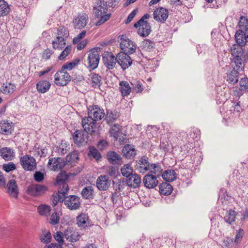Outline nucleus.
<instances>
[{"label":"nucleus","mask_w":248,"mask_h":248,"mask_svg":"<svg viewBox=\"0 0 248 248\" xmlns=\"http://www.w3.org/2000/svg\"><path fill=\"white\" fill-rule=\"evenodd\" d=\"M242 57H232V62L233 68L237 70L242 71L244 67V63Z\"/></svg>","instance_id":"nucleus-33"},{"label":"nucleus","mask_w":248,"mask_h":248,"mask_svg":"<svg viewBox=\"0 0 248 248\" xmlns=\"http://www.w3.org/2000/svg\"><path fill=\"white\" fill-rule=\"evenodd\" d=\"M0 153L1 157L5 160H10L13 157L12 150L7 147L2 148L0 151Z\"/></svg>","instance_id":"nucleus-38"},{"label":"nucleus","mask_w":248,"mask_h":248,"mask_svg":"<svg viewBox=\"0 0 248 248\" xmlns=\"http://www.w3.org/2000/svg\"><path fill=\"white\" fill-rule=\"evenodd\" d=\"M59 216L56 212L53 213L50 216L49 223L52 225H56L59 222Z\"/></svg>","instance_id":"nucleus-57"},{"label":"nucleus","mask_w":248,"mask_h":248,"mask_svg":"<svg viewBox=\"0 0 248 248\" xmlns=\"http://www.w3.org/2000/svg\"><path fill=\"white\" fill-rule=\"evenodd\" d=\"M142 80H137L135 81L132 83L133 85V90L135 91L137 93H141L143 90V86Z\"/></svg>","instance_id":"nucleus-49"},{"label":"nucleus","mask_w":248,"mask_h":248,"mask_svg":"<svg viewBox=\"0 0 248 248\" xmlns=\"http://www.w3.org/2000/svg\"><path fill=\"white\" fill-rule=\"evenodd\" d=\"M65 165V162L62 158L53 157L48 160V167L53 170L62 169Z\"/></svg>","instance_id":"nucleus-16"},{"label":"nucleus","mask_w":248,"mask_h":248,"mask_svg":"<svg viewBox=\"0 0 248 248\" xmlns=\"http://www.w3.org/2000/svg\"><path fill=\"white\" fill-rule=\"evenodd\" d=\"M103 60L106 66L109 69H112L116 64L117 58H116L112 53H110L103 57Z\"/></svg>","instance_id":"nucleus-24"},{"label":"nucleus","mask_w":248,"mask_h":248,"mask_svg":"<svg viewBox=\"0 0 248 248\" xmlns=\"http://www.w3.org/2000/svg\"><path fill=\"white\" fill-rule=\"evenodd\" d=\"M119 117V115L117 112L115 111H108L106 117V120L108 124H111L116 120Z\"/></svg>","instance_id":"nucleus-39"},{"label":"nucleus","mask_w":248,"mask_h":248,"mask_svg":"<svg viewBox=\"0 0 248 248\" xmlns=\"http://www.w3.org/2000/svg\"><path fill=\"white\" fill-rule=\"evenodd\" d=\"M93 191V189L92 186H86L82 189L81 194L83 198L85 199H89L92 195Z\"/></svg>","instance_id":"nucleus-50"},{"label":"nucleus","mask_w":248,"mask_h":248,"mask_svg":"<svg viewBox=\"0 0 248 248\" xmlns=\"http://www.w3.org/2000/svg\"><path fill=\"white\" fill-rule=\"evenodd\" d=\"M37 210L40 215L47 216L50 211V206L42 204L38 207Z\"/></svg>","instance_id":"nucleus-47"},{"label":"nucleus","mask_w":248,"mask_h":248,"mask_svg":"<svg viewBox=\"0 0 248 248\" xmlns=\"http://www.w3.org/2000/svg\"><path fill=\"white\" fill-rule=\"evenodd\" d=\"M64 203L70 210L78 209L81 204L80 198L76 195H70L64 198Z\"/></svg>","instance_id":"nucleus-4"},{"label":"nucleus","mask_w":248,"mask_h":248,"mask_svg":"<svg viewBox=\"0 0 248 248\" xmlns=\"http://www.w3.org/2000/svg\"><path fill=\"white\" fill-rule=\"evenodd\" d=\"M54 77L55 84L59 86H65L71 80L69 74L62 69L55 74Z\"/></svg>","instance_id":"nucleus-5"},{"label":"nucleus","mask_w":248,"mask_h":248,"mask_svg":"<svg viewBox=\"0 0 248 248\" xmlns=\"http://www.w3.org/2000/svg\"><path fill=\"white\" fill-rule=\"evenodd\" d=\"M239 70L232 69L227 76V80L232 85H234L238 81Z\"/></svg>","instance_id":"nucleus-26"},{"label":"nucleus","mask_w":248,"mask_h":248,"mask_svg":"<svg viewBox=\"0 0 248 248\" xmlns=\"http://www.w3.org/2000/svg\"><path fill=\"white\" fill-rule=\"evenodd\" d=\"M52 46L53 48L55 49H62L65 46V41L63 39L56 37V38L52 41Z\"/></svg>","instance_id":"nucleus-42"},{"label":"nucleus","mask_w":248,"mask_h":248,"mask_svg":"<svg viewBox=\"0 0 248 248\" xmlns=\"http://www.w3.org/2000/svg\"><path fill=\"white\" fill-rule=\"evenodd\" d=\"M69 149V145L64 141H62L61 144L57 147V152L61 155L65 154Z\"/></svg>","instance_id":"nucleus-43"},{"label":"nucleus","mask_w":248,"mask_h":248,"mask_svg":"<svg viewBox=\"0 0 248 248\" xmlns=\"http://www.w3.org/2000/svg\"><path fill=\"white\" fill-rule=\"evenodd\" d=\"M69 36V31L68 29L64 27H60L58 29L57 36L62 39H65Z\"/></svg>","instance_id":"nucleus-44"},{"label":"nucleus","mask_w":248,"mask_h":248,"mask_svg":"<svg viewBox=\"0 0 248 248\" xmlns=\"http://www.w3.org/2000/svg\"><path fill=\"white\" fill-rule=\"evenodd\" d=\"M93 10L95 16L99 18L96 22L97 26H99L108 20L111 16L110 14H107L108 7L107 2L104 0H97L93 6Z\"/></svg>","instance_id":"nucleus-1"},{"label":"nucleus","mask_w":248,"mask_h":248,"mask_svg":"<svg viewBox=\"0 0 248 248\" xmlns=\"http://www.w3.org/2000/svg\"><path fill=\"white\" fill-rule=\"evenodd\" d=\"M122 153L124 156L127 158L133 157L136 155L135 147L133 145L126 144L123 147Z\"/></svg>","instance_id":"nucleus-25"},{"label":"nucleus","mask_w":248,"mask_h":248,"mask_svg":"<svg viewBox=\"0 0 248 248\" xmlns=\"http://www.w3.org/2000/svg\"><path fill=\"white\" fill-rule=\"evenodd\" d=\"M107 156L108 161L113 164L118 163L121 158L120 155L114 151L108 152Z\"/></svg>","instance_id":"nucleus-37"},{"label":"nucleus","mask_w":248,"mask_h":248,"mask_svg":"<svg viewBox=\"0 0 248 248\" xmlns=\"http://www.w3.org/2000/svg\"><path fill=\"white\" fill-rule=\"evenodd\" d=\"M89 17L87 14H79L73 20L74 27L76 29H81L86 26Z\"/></svg>","instance_id":"nucleus-13"},{"label":"nucleus","mask_w":248,"mask_h":248,"mask_svg":"<svg viewBox=\"0 0 248 248\" xmlns=\"http://www.w3.org/2000/svg\"><path fill=\"white\" fill-rule=\"evenodd\" d=\"M88 116L95 122L101 120L105 116L104 110L98 106H93L88 108Z\"/></svg>","instance_id":"nucleus-7"},{"label":"nucleus","mask_w":248,"mask_h":248,"mask_svg":"<svg viewBox=\"0 0 248 248\" xmlns=\"http://www.w3.org/2000/svg\"><path fill=\"white\" fill-rule=\"evenodd\" d=\"M238 26L240 28L244 29L246 31V29L248 28V20L245 16H241L240 18Z\"/></svg>","instance_id":"nucleus-54"},{"label":"nucleus","mask_w":248,"mask_h":248,"mask_svg":"<svg viewBox=\"0 0 248 248\" xmlns=\"http://www.w3.org/2000/svg\"><path fill=\"white\" fill-rule=\"evenodd\" d=\"M119 85L120 90L123 96H127L130 94L131 92V88L127 81H121Z\"/></svg>","instance_id":"nucleus-36"},{"label":"nucleus","mask_w":248,"mask_h":248,"mask_svg":"<svg viewBox=\"0 0 248 248\" xmlns=\"http://www.w3.org/2000/svg\"><path fill=\"white\" fill-rule=\"evenodd\" d=\"M169 12L163 7L156 8L154 12V18L157 22H164L168 18Z\"/></svg>","instance_id":"nucleus-15"},{"label":"nucleus","mask_w":248,"mask_h":248,"mask_svg":"<svg viewBox=\"0 0 248 248\" xmlns=\"http://www.w3.org/2000/svg\"><path fill=\"white\" fill-rule=\"evenodd\" d=\"M110 180L106 175L99 176L96 182V187L100 190H107L110 186Z\"/></svg>","instance_id":"nucleus-14"},{"label":"nucleus","mask_w":248,"mask_h":248,"mask_svg":"<svg viewBox=\"0 0 248 248\" xmlns=\"http://www.w3.org/2000/svg\"><path fill=\"white\" fill-rule=\"evenodd\" d=\"M248 34L246 31L244 32L242 30H239L235 32V39L237 43L236 45L240 46H244L246 42L248 43Z\"/></svg>","instance_id":"nucleus-22"},{"label":"nucleus","mask_w":248,"mask_h":248,"mask_svg":"<svg viewBox=\"0 0 248 248\" xmlns=\"http://www.w3.org/2000/svg\"><path fill=\"white\" fill-rule=\"evenodd\" d=\"M89 77L91 79V80L92 82L93 86L94 87L96 86H99L100 83L101 81V77L99 75L95 73H91L89 75Z\"/></svg>","instance_id":"nucleus-45"},{"label":"nucleus","mask_w":248,"mask_h":248,"mask_svg":"<svg viewBox=\"0 0 248 248\" xmlns=\"http://www.w3.org/2000/svg\"><path fill=\"white\" fill-rule=\"evenodd\" d=\"M68 176L64 171H61L57 177V184L66 183Z\"/></svg>","instance_id":"nucleus-53"},{"label":"nucleus","mask_w":248,"mask_h":248,"mask_svg":"<svg viewBox=\"0 0 248 248\" xmlns=\"http://www.w3.org/2000/svg\"><path fill=\"white\" fill-rule=\"evenodd\" d=\"M136 28H140L138 31L139 34L143 37L148 36L151 32V27L148 22H143L142 19H140L134 25Z\"/></svg>","instance_id":"nucleus-10"},{"label":"nucleus","mask_w":248,"mask_h":248,"mask_svg":"<svg viewBox=\"0 0 248 248\" xmlns=\"http://www.w3.org/2000/svg\"><path fill=\"white\" fill-rule=\"evenodd\" d=\"M34 179L37 182H42L44 179V175L40 171H36L34 174Z\"/></svg>","instance_id":"nucleus-64"},{"label":"nucleus","mask_w":248,"mask_h":248,"mask_svg":"<svg viewBox=\"0 0 248 248\" xmlns=\"http://www.w3.org/2000/svg\"><path fill=\"white\" fill-rule=\"evenodd\" d=\"M46 189V187L44 186L40 185H32L29 186L28 192L32 196H37L43 193Z\"/></svg>","instance_id":"nucleus-21"},{"label":"nucleus","mask_w":248,"mask_h":248,"mask_svg":"<svg viewBox=\"0 0 248 248\" xmlns=\"http://www.w3.org/2000/svg\"><path fill=\"white\" fill-rule=\"evenodd\" d=\"M10 7L4 0H0V16H4L8 14L10 12Z\"/></svg>","instance_id":"nucleus-41"},{"label":"nucleus","mask_w":248,"mask_h":248,"mask_svg":"<svg viewBox=\"0 0 248 248\" xmlns=\"http://www.w3.org/2000/svg\"><path fill=\"white\" fill-rule=\"evenodd\" d=\"M15 84L12 83H3L1 87L0 91L5 94H10L16 90Z\"/></svg>","instance_id":"nucleus-30"},{"label":"nucleus","mask_w":248,"mask_h":248,"mask_svg":"<svg viewBox=\"0 0 248 248\" xmlns=\"http://www.w3.org/2000/svg\"><path fill=\"white\" fill-rule=\"evenodd\" d=\"M124 180H118V181L114 184L115 190L118 191H122L124 188Z\"/></svg>","instance_id":"nucleus-63"},{"label":"nucleus","mask_w":248,"mask_h":248,"mask_svg":"<svg viewBox=\"0 0 248 248\" xmlns=\"http://www.w3.org/2000/svg\"><path fill=\"white\" fill-rule=\"evenodd\" d=\"M7 188V192L11 197L17 198L18 195V190L16 182L14 179L10 180L5 187Z\"/></svg>","instance_id":"nucleus-18"},{"label":"nucleus","mask_w":248,"mask_h":248,"mask_svg":"<svg viewBox=\"0 0 248 248\" xmlns=\"http://www.w3.org/2000/svg\"><path fill=\"white\" fill-rule=\"evenodd\" d=\"M239 85L241 91H248V78H242L240 80Z\"/></svg>","instance_id":"nucleus-55"},{"label":"nucleus","mask_w":248,"mask_h":248,"mask_svg":"<svg viewBox=\"0 0 248 248\" xmlns=\"http://www.w3.org/2000/svg\"><path fill=\"white\" fill-rule=\"evenodd\" d=\"M121 172L124 176L127 177L133 172V169L130 164H125L121 168Z\"/></svg>","instance_id":"nucleus-51"},{"label":"nucleus","mask_w":248,"mask_h":248,"mask_svg":"<svg viewBox=\"0 0 248 248\" xmlns=\"http://www.w3.org/2000/svg\"><path fill=\"white\" fill-rule=\"evenodd\" d=\"M128 54L121 52L117 55V62L123 70L128 68L132 63V60Z\"/></svg>","instance_id":"nucleus-6"},{"label":"nucleus","mask_w":248,"mask_h":248,"mask_svg":"<svg viewBox=\"0 0 248 248\" xmlns=\"http://www.w3.org/2000/svg\"><path fill=\"white\" fill-rule=\"evenodd\" d=\"M177 176V174L174 170H165L162 174V178L168 182L174 181Z\"/></svg>","instance_id":"nucleus-31"},{"label":"nucleus","mask_w":248,"mask_h":248,"mask_svg":"<svg viewBox=\"0 0 248 248\" xmlns=\"http://www.w3.org/2000/svg\"><path fill=\"white\" fill-rule=\"evenodd\" d=\"M65 241L74 243L79 240L80 235L73 228H69L64 232Z\"/></svg>","instance_id":"nucleus-12"},{"label":"nucleus","mask_w":248,"mask_h":248,"mask_svg":"<svg viewBox=\"0 0 248 248\" xmlns=\"http://www.w3.org/2000/svg\"><path fill=\"white\" fill-rule=\"evenodd\" d=\"M50 87V83L46 80H41L36 84L37 90L39 93H45Z\"/></svg>","instance_id":"nucleus-27"},{"label":"nucleus","mask_w":248,"mask_h":248,"mask_svg":"<svg viewBox=\"0 0 248 248\" xmlns=\"http://www.w3.org/2000/svg\"><path fill=\"white\" fill-rule=\"evenodd\" d=\"M239 215V213L234 210H229L226 213L224 217L225 222L229 224H232L236 220V217Z\"/></svg>","instance_id":"nucleus-28"},{"label":"nucleus","mask_w":248,"mask_h":248,"mask_svg":"<svg viewBox=\"0 0 248 248\" xmlns=\"http://www.w3.org/2000/svg\"><path fill=\"white\" fill-rule=\"evenodd\" d=\"M148 157L142 156L136 162L135 169L140 172L145 173L148 171L149 162Z\"/></svg>","instance_id":"nucleus-17"},{"label":"nucleus","mask_w":248,"mask_h":248,"mask_svg":"<svg viewBox=\"0 0 248 248\" xmlns=\"http://www.w3.org/2000/svg\"><path fill=\"white\" fill-rule=\"evenodd\" d=\"M3 170L7 172L15 170L16 169V165L13 162H9L8 164L3 165Z\"/></svg>","instance_id":"nucleus-60"},{"label":"nucleus","mask_w":248,"mask_h":248,"mask_svg":"<svg viewBox=\"0 0 248 248\" xmlns=\"http://www.w3.org/2000/svg\"><path fill=\"white\" fill-rule=\"evenodd\" d=\"M242 46L234 44L230 48V52L232 57H242L244 54Z\"/></svg>","instance_id":"nucleus-32"},{"label":"nucleus","mask_w":248,"mask_h":248,"mask_svg":"<svg viewBox=\"0 0 248 248\" xmlns=\"http://www.w3.org/2000/svg\"><path fill=\"white\" fill-rule=\"evenodd\" d=\"M148 171L156 176H159L162 171L160 165L158 163H150Z\"/></svg>","instance_id":"nucleus-34"},{"label":"nucleus","mask_w":248,"mask_h":248,"mask_svg":"<svg viewBox=\"0 0 248 248\" xmlns=\"http://www.w3.org/2000/svg\"><path fill=\"white\" fill-rule=\"evenodd\" d=\"M73 138L75 143L78 146L85 141L84 132L82 130H76L73 135Z\"/></svg>","instance_id":"nucleus-29"},{"label":"nucleus","mask_w":248,"mask_h":248,"mask_svg":"<svg viewBox=\"0 0 248 248\" xmlns=\"http://www.w3.org/2000/svg\"><path fill=\"white\" fill-rule=\"evenodd\" d=\"M159 188L160 193L164 195H170L172 191V187L171 185L166 182L160 184Z\"/></svg>","instance_id":"nucleus-35"},{"label":"nucleus","mask_w":248,"mask_h":248,"mask_svg":"<svg viewBox=\"0 0 248 248\" xmlns=\"http://www.w3.org/2000/svg\"><path fill=\"white\" fill-rule=\"evenodd\" d=\"M71 47L70 46H66L65 49L61 52L60 56H59V59L60 60H62L65 59L68 54L71 52Z\"/></svg>","instance_id":"nucleus-58"},{"label":"nucleus","mask_w":248,"mask_h":248,"mask_svg":"<svg viewBox=\"0 0 248 248\" xmlns=\"http://www.w3.org/2000/svg\"><path fill=\"white\" fill-rule=\"evenodd\" d=\"M126 177V183L129 187L137 188L140 186L141 180L139 175L132 173Z\"/></svg>","instance_id":"nucleus-20"},{"label":"nucleus","mask_w":248,"mask_h":248,"mask_svg":"<svg viewBox=\"0 0 248 248\" xmlns=\"http://www.w3.org/2000/svg\"><path fill=\"white\" fill-rule=\"evenodd\" d=\"M14 130V125L12 122L3 120L0 122V133L2 134H9Z\"/></svg>","instance_id":"nucleus-23"},{"label":"nucleus","mask_w":248,"mask_h":248,"mask_svg":"<svg viewBox=\"0 0 248 248\" xmlns=\"http://www.w3.org/2000/svg\"><path fill=\"white\" fill-rule=\"evenodd\" d=\"M82 125L84 131L88 133H92L95 132L96 129V122L89 116L82 119Z\"/></svg>","instance_id":"nucleus-9"},{"label":"nucleus","mask_w":248,"mask_h":248,"mask_svg":"<svg viewBox=\"0 0 248 248\" xmlns=\"http://www.w3.org/2000/svg\"><path fill=\"white\" fill-rule=\"evenodd\" d=\"M155 43L149 40H145L142 43L141 48L143 51L150 52L155 48Z\"/></svg>","instance_id":"nucleus-40"},{"label":"nucleus","mask_w":248,"mask_h":248,"mask_svg":"<svg viewBox=\"0 0 248 248\" xmlns=\"http://www.w3.org/2000/svg\"><path fill=\"white\" fill-rule=\"evenodd\" d=\"M157 177L152 174H146L143 179V183L147 188H154L158 183Z\"/></svg>","instance_id":"nucleus-19"},{"label":"nucleus","mask_w":248,"mask_h":248,"mask_svg":"<svg viewBox=\"0 0 248 248\" xmlns=\"http://www.w3.org/2000/svg\"><path fill=\"white\" fill-rule=\"evenodd\" d=\"M51 239V233L49 232H47L41 237L40 240L44 243H48L50 242Z\"/></svg>","instance_id":"nucleus-62"},{"label":"nucleus","mask_w":248,"mask_h":248,"mask_svg":"<svg viewBox=\"0 0 248 248\" xmlns=\"http://www.w3.org/2000/svg\"><path fill=\"white\" fill-rule=\"evenodd\" d=\"M35 155L40 157H45L47 154V149L46 148H37L35 151Z\"/></svg>","instance_id":"nucleus-61"},{"label":"nucleus","mask_w":248,"mask_h":248,"mask_svg":"<svg viewBox=\"0 0 248 248\" xmlns=\"http://www.w3.org/2000/svg\"><path fill=\"white\" fill-rule=\"evenodd\" d=\"M59 186L58 192L59 194L61 195L63 198L65 197L69 188L68 184L66 183H61L57 184Z\"/></svg>","instance_id":"nucleus-46"},{"label":"nucleus","mask_w":248,"mask_h":248,"mask_svg":"<svg viewBox=\"0 0 248 248\" xmlns=\"http://www.w3.org/2000/svg\"><path fill=\"white\" fill-rule=\"evenodd\" d=\"M78 159V154L76 152H74L69 154L66 157V160L68 162H74Z\"/></svg>","instance_id":"nucleus-59"},{"label":"nucleus","mask_w":248,"mask_h":248,"mask_svg":"<svg viewBox=\"0 0 248 248\" xmlns=\"http://www.w3.org/2000/svg\"><path fill=\"white\" fill-rule=\"evenodd\" d=\"M20 162L22 167L25 170H33L36 168V160L33 157L28 155L21 157Z\"/></svg>","instance_id":"nucleus-3"},{"label":"nucleus","mask_w":248,"mask_h":248,"mask_svg":"<svg viewBox=\"0 0 248 248\" xmlns=\"http://www.w3.org/2000/svg\"><path fill=\"white\" fill-rule=\"evenodd\" d=\"M76 223L78 226L81 229H87L92 225V222L87 214L81 213L76 217Z\"/></svg>","instance_id":"nucleus-8"},{"label":"nucleus","mask_w":248,"mask_h":248,"mask_svg":"<svg viewBox=\"0 0 248 248\" xmlns=\"http://www.w3.org/2000/svg\"><path fill=\"white\" fill-rule=\"evenodd\" d=\"M120 39V46L121 49L124 51L123 52L131 54L135 52L137 46L134 42L123 35L121 36Z\"/></svg>","instance_id":"nucleus-2"},{"label":"nucleus","mask_w":248,"mask_h":248,"mask_svg":"<svg viewBox=\"0 0 248 248\" xmlns=\"http://www.w3.org/2000/svg\"><path fill=\"white\" fill-rule=\"evenodd\" d=\"M89 155H92L97 160H98L101 157L98 151L93 147L90 148Z\"/></svg>","instance_id":"nucleus-56"},{"label":"nucleus","mask_w":248,"mask_h":248,"mask_svg":"<svg viewBox=\"0 0 248 248\" xmlns=\"http://www.w3.org/2000/svg\"><path fill=\"white\" fill-rule=\"evenodd\" d=\"M120 127L121 126L119 124H114L110 130L111 136L116 140H117L120 134Z\"/></svg>","instance_id":"nucleus-48"},{"label":"nucleus","mask_w":248,"mask_h":248,"mask_svg":"<svg viewBox=\"0 0 248 248\" xmlns=\"http://www.w3.org/2000/svg\"><path fill=\"white\" fill-rule=\"evenodd\" d=\"M55 239L59 243V245L65 244V239L64 238V232H57L54 234Z\"/></svg>","instance_id":"nucleus-52"},{"label":"nucleus","mask_w":248,"mask_h":248,"mask_svg":"<svg viewBox=\"0 0 248 248\" xmlns=\"http://www.w3.org/2000/svg\"><path fill=\"white\" fill-rule=\"evenodd\" d=\"M89 67L92 70L95 69L98 65L100 56L98 52L93 49L89 53L88 57Z\"/></svg>","instance_id":"nucleus-11"}]
</instances>
